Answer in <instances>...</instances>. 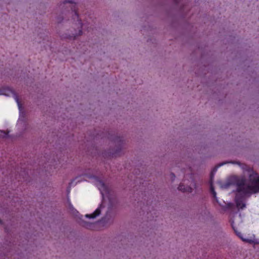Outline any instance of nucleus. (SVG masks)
<instances>
[{
	"label": "nucleus",
	"instance_id": "1",
	"mask_svg": "<svg viewBox=\"0 0 259 259\" xmlns=\"http://www.w3.org/2000/svg\"><path fill=\"white\" fill-rule=\"evenodd\" d=\"M249 180L252 186L246 184L244 179H239L236 182L237 193L235 196V202L239 209H243L246 207L245 198L252 193L259 191V176L253 172L249 175Z\"/></svg>",
	"mask_w": 259,
	"mask_h": 259
},
{
	"label": "nucleus",
	"instance_id": "2",
	"mask_svg": "<svg viewBox=\"0 0 259 259\" xmlns=\"http://www.w3.org/2000/svg\"><path fill=\"white\" fill-rule=\"evenodd\" d=\"M62 5L63 7H67L68 5L70 7V9L72 12H74V20H75L76 19V21L78 22V32L73 34V37L75 38L77 36L81 35L82 34V30L83 26L84 24H83L81 22V18L79 17L78 13L77 12V5L76 4L72 1H65L62 4H61Z\"/></svg>",
	"mask_w": 259,
	"mask_h": 259
},
{
	"label": "nucleus",
	"instance_id": "3",
	"mask_svg": "<svg viewBox=\"0 0 259 259\" xmlns=\"http://www.w3.org/2000/svg\"><path fill=\"white\" fill-rule=\"evenodd\" d=\"M223 164L221 163L218 166L215 167L213 168V169L211 170L210 175V181H209V184H210V191L213 197L215 199V201L218 202V200L217 197V193L215 192L214 190V188L213 186V179L214 178V176L215 175V173L216 172L217 170V168L219 166H220L222 165Z\"/></svg>",
	"mask_w": 259,
	"mask_h": 259
},
{
	"label": "nucleus",
	"instance_id": "4",
	"mask_svg": "<svg viewBox=\"0 0 259 259\" xmlns=\"http://www.w3.org/2000/svg\"><path fill=\"white\" fill-rule=\"evenodd\" d=\"M96 185L101 193H103V192L105 193H107L108 192V187L102 180L98 179L97 180Z\"/></svg>",
	"mask_w": 259,
	"mask_h": 259
},
{
	"label": "nucleus",
	"instance_id": "5",
	"mask_svg": "<svg viewBox=\"0 0 259 259\" xmlns=\"http://www.w3.org/2000/svg\"><path fill=\"white\" fill-rule=\"evenodd\" d=\"M233 223H234V222H232L231 223V225H232V228L233 229L234 232H235V233L237 235V236H238V237H239L243 241H244L246 242H248V243L252 242V241L251 240L244 238L243 237L242 234L240 232H238L237 230L235 228V227L233 225Z\"/></svg>",
	"mask_w": 259,
	"mask_h": 259
},
{
	"label": "nucleus",
	"instance_id": "6",
	"mask_svg": "<svg viewBox=\"0 0 259 259\" xmlns=\"http://www.w3.org/2000/svg\"><path fill=\"white\" fill-rule=\"evenodd\" d=\"M179 190L183 192H189L191 193L193 191V189L190 186H185L183 184H180L178 187Z\"/></svg>",
	"mask_w": 259,
	"mask_h": 259
},
{
	"label": "nucleus",
	"instance_id": "7",
	"mask_svg": "<svg viewBox=\"0 0 259 259\" xmlns=\"http://www.w3.org/2000/svg\"><path fill=\"white\" fill-rule=\"evenodd\" d=\"M100 213L101 209L100 207H98L94 211L93 213L86 214L85 217L89 219H94L98 216Z\"/></svg>",
	"mask_w": 259,
	"mask_h": 259
},
{
	"label": "nucleus",
	"instance_id": "8",
	"mask_svg": "<svg viewBox=\"0 0 259 259\" xmlns=\"http://www.w3.org/2000/svg\"><path fill=\"white\" fill-rule=\"evenodd\" d=\"M111 139L115 142V143H119V145H121V143H122L123 140L122 138L120 137L116 136L114 138H111Z\"/></svg>",
	"mask_w": 259,
	"mask_h": 259
},
{
	"label": "nucleus",
	"instance_id": "9",
	"mask_svg": "<svg viewBox=\"0 0 259 259\" xmlns=\"http://www.w3.org/2000/svg\"><path fill=\"white\" fill-rule=\"evenodd\" d=\"M121 149H117L114 153H112L113 156H116L117 155H119L120 151Z\"/></svg>",
	"mask_w": 259,
	"mask_h": 259
},
{
	"label": "nucleus",
	"instance_id": "10",
	"mask_svg": "<svg viewBox=\"0 0 259 259\" xmlns=\"http://www.w3.org/2000/svg\"><path fill=\"white\" fill-rule=\"evenodd\" d=\"M15 99H16V102H17L18 104V105H19V99H18V98L17 97H16V98H15Z\"/></svg>",
	"mask_w": 259,
	"mask_h": 259
},
{
	"label": "nucleus",
	"instance_id": "11",
	"mask_svg": "<svg viewBox=\"0 0 259 259\" xmlns=\"http://www.w3.org/2000/svg\"><path fill=\"white\" fill-rule=\"evenodd\" d=\"M231 206H232V204L231 203H229L227 205V207L228 208H230L231 207Z\"/></svg>",
	"mask_w": 259,
	"mask_h": 259
},
{
	"label": "nucleus",
	"instance_id": "12",
	"mask_svg": "<svg viewBox=\"0 0 259 259\" xmlns=\"http://www.w3.org/2000/svg\"><path fill=\"white\" fill-rule=\"evenodd\" d=\"M171 178H175V175L174 173H171Z\"/></svg>",
	"mask_w": 259,
	"mask_h": 259
},
{
	"label": "nucleus",
	"instance_id": "13",
	"mask_svg": "<svg viewBox=\"0 0 259 259\" xmlns=\"http://www.w3.org/2000/svg\"><path fill=\"white\" fill-rule=\"evenodd\" d=\"M175 1V2L177 4H178L179 3V1L180 0H174Z\"/></svg>",
	"mask_w": 259,
	"mask_h": 259
},
{
	"label": "nucleus",
	"instance_id": "14",
	"mask_svg": "<svg viewBox=\"0 0 259 259\" xmlns=\"http://www.w3.org/2000/svg\"><path fill=\"white\" fill-rule=\"evenodd\" d=\"M2 223V221L0 220V224Z\"/></svg>",
	"mask_w": 259,
	"mask_h": 259
}]
</instances>
